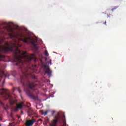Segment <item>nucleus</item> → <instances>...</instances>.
<instances>
[{"mask_svg": "<svg viewBox=\"0 0 126 126\" xmlns=\"http://www.w3.org/2000/svg\"><path fill=\"white\" fill-rule=\"evenodd\" d=\"M9 36L11 39H15L14 42L7 44V46L3 47V50L4 51H8V50L12 51L14 48H16V50L14 51L15 54L14 57V62L18 63H21L24 65L23 67L21 68L23 75L21 76L20 80L23 85H25V80H28L29 78L36 79V76L31 73V71H33V69L27 67V65L28 64H30L32 61H34L35 62H37V59H35L34 54L27 55V53L20 51L18 49V47L20 48L21 46L18 44L17 38L21 37V38L18 40L19 41H22L24 43H28V39L29 38L25 36L24 34L21 33H9Z\"/></svg>", "mask_w": 126, "mask_h": 126, "instance_id": "nucleus-1", "label": "nucleus"}, {"mask_svg": "<svg viewBox=\"0 0 126 126\" xmlns=\"http://www.w3.org/2000/svg\"><path fill=\"white\" fill-rule=\"evenodd\" d=\"M0 94L2 96H5V100H7V99H9V102L11 105H13V104H15V101L12 99V96L10 95L8 93L5 91V89L2 88L0 90Z\"/></svg>", "mask_w": 126, "mask_h": 126, "instance_id": "nucleus-2", "label": "nucleus"}, {"mask_svg": "<svg viewBox=\"0 0 126 126\" xmlns=\"http://www.w3.org/2000/svg\"><path fill=\"white\" fill-rule=\"evenodd\" d=\"M65 118V116H64L63 117L60 116L58 115V116H56L55 117V118L56 120H53L51 124H50V126H57V124L58 122H59V123H61V122H64V119Z\"/></svg>", "mask_w": 126, "mask_h": 126, "instance_id": "nucleus-3", "label": "nucleus"}, {"mask_svg": "<svg viewBox=\"0 0 126 126\" xmlns=\"http://www.w3.org/2000/svg\"><path fill=\"white\" fill-rule=\"evenodd\" d=\"M43 69L45 71V74H47L49 77L52 76V72H53V71L50 69V67H47V65H44Z\"/></svg>", "mask_w": 126, "mask_h": 126, "instance_id": "nucleus-4", "label": "nucleus"}, {"mask_svg": "<svg viewBox=\"0 0 126 126\" xmlns=\"http://www.w3.org/2000/svg\"><path fill=\"white\" fill-rule=\"evenodd\" d=\"M26 108V105L23 104V102L20 103L18 104V106L15 107L14 109V112H17L18 109H20L21 111H22V108Z\"/></svg>", "mask_w": 126, "mask_h": 126, "instance_id": "nucleus-5", "label": "nucleus"}, {"mask_svg": "<svg viewBox=\"0 0 126 126\" xmlns=\"http://www.w3.org/2000/svg\"><path fill=\"white\" fill-rule=\"evenodd\" d=\"M37 86V84L34 83H31L29 82L28 83V86L30 88V89H32V90H35V87Z\"/></svg>", "mask_w": 126, "mask_h": 126, "instance_id": "nucleus-6", "label": "nucleus"}, {"mask_svg": "<svg viewBox=\"0 0 126 126\" xmlns=\"http://www.w3.org/2000/svg\"><path fill=\"white\" fill-rule=\"evenodd\" d=\"M35 122L36 121L33 120H28L25 124L26 126H32L34 125Z\"/></svg>", "mask_w": 126, "mask_h": 126, "instance_id": "nucleus-7", "label": "nucleus"}, {"mask_svg": "<svg viewBox=\"0 0 126 126\" xmlns=\"http://www.w3.org/2000/svg\"><path fill=\"white\" fill-rule=\"evenodd\" d=\"M37 39H36V41L33 40L32 42V45H33L35 50H38L39 49V47H38V46H37Z\"/></svg>", "mask_w": 126, "mask_h": 126, "instance_id": "nucleus-8", "label": "nucleus"}, {"mask_svg": "<svg viewBox=\"0 0 126 126\" xmlns=\"http://www.w3.org/2000/svg\"><path fill=\"white\" fill-rule=\"evenodd\" d=\"M28 96H29V97H30V98H31L32 99H38V96L33 95V94H28Z\"/></svg>", "mask_w": 126, "mask_h": 126, "instance_id": "nucleus-9", "label": "nucleus"}, {"mask_svg": "<svg viewBox=\"0 0 126 126\" xmlns=\"http://www.w3.org/2000/svg\"><path fill=\"white\" fill-rule=\"evenodd\" d=\"M118 7H119V6H114V7H113L112 8V10H111L112 11H114V10L117 9V8H118Z\"/></svg>", "mask_w": 126, "mask_h": 126, "instance_id": "nucleus-10", "label": "nucleus"}, {"mask_svg": "<svg viewBox=\"0 0 126 126\" xmlns=\"http://www.w3.org/2000/svg\"><path fill=\"white\" fill-rule=\"evenodd\" d=\"M42 115H44V116H47V115H48V111H45L42 113Z\"/></svg>", "mask_w": 126, "mask_h": 126, "instance_id": "nucleus-11", "label": "nucleus"}, {"mask_svg": "<svg viewBox=\"0 0 126 126\" xmlns=\"http://www.w3.org/2000/svg\"><path fill=\"white\" fill-rule=\"evenodd\" d=\"M45 55L46 56V57H49V53L47 50L45 51Z\"/></svg>", "mask_w": 126, "mask_h": 126, "instance_id": "nucleus-12", "label": "nucleus"}, {"mask_svg": "<svg viewBox=\"0 0 126 126\" xmlns=\"http://www.w3.org/2000/svg\"><path fill=\"white\" fill-rule=\"evenodd\" d=\"M0 104L2 106H4V104L2 102H1V100H0Z\"/></svg>", "mask_w": 126, "mask_h": 126, "instance_id": "nucleus-13", "label": "nucleus"}, {"mask_svg": "<svg viewBox=\"0 0 126 126\" xmlns=\"http://www.w3.org/2000/svg\"><path fill=\"white\" fill-rule=\"evenodd\" d=\"M2 25H7V23H3L2 24Z\"/></svg>", "mask_w": 126, "mask_h": 126, "instance_id": "nucleus-14", "label": "nucleus"}, {"mask_svg": "<svg viewBox=\"0 0 126 126\" xmlns=\"http://www.w3.org/2000/svg\"><path fill=\"white\" fill-rule=\"evenodd\" d=\"M54 114H55V111L52 112V116H54Z\"/></svg>", "mask_w": 126, "mask_h": 126, "instance_id": "nucleus-15", "label": "nucleus"}, {"mask_svg": "<svg viewBox=\"0 0 126 126\" xmlns=\"http://www.w3.org/2000/svg\"><path fill=\"white\" fill-rule=\"evenodd\" d=\"M4 110H5V111H7V109L5 107H4Z\"/></svg>", "mask_w": 126, "mask_h": 126, "instance_id": "nucleus-16", "label": "nucleus"}, {"mask_svg": "<svg viewBox=\"0 0 126 126\" xmlns=\"http://www.w3.org/2000/svg\"><path fill=\"white\" fill-rule=\"evenodd\" d=\"M18 91L19 93H21V90H18Z\"/></svg>", "mask_w": 126, "mask_h": 126, "instance_id": "nucleus-17", "label": "nucleus"}, {"mask_svg": "<svg viewBox=\"0 0 126 126\" xmlns=\"http://www.w3.org/2000/svg\"><path fill=\"white\" fill-rule=\"evenodd\" d=\"M106 24H107V21H105V22L103 23V24H105L106 25Z\"/></svg>", "mask_w": 126, "mask_h": 126, "instance_id": "nucleus-18", "label": "nucleus"}, {"mask_svg": "<svg viewBox=\"0 0 126 126\" xmlns=\"http://www.w3.org/2000/svg\"><path fill=\"white\" fill-rule=\"evenodd\" d=\"M2 120V117H0V121H1Z\"/></svg>", "mask_w": 126, "mask_h": 126, "instance_id": "nucleus-19", "label": "nucleus"}, {"mask_svg": "<svg viewBox=\"0 0 126 126\" xmlns=\"http://www.w3.org/2000/svg\"><path fill=\"white\" fill-rule=\"evenodd\" d=\"M65 125H66V124L65 123V122H64L63 126H65Z\"/></svg>", "mask_w": 126, "mask_h": 126, "instance_id": "nucleus-20", "label": "nucleus"}, {"mask_svg": "<svg viewBox=\"0 0 126 126\" xmlns=\"http://www.w3.org/2000/svg\"><path fill=\"white\" fill-rule=\"evenodd\" d=\"M16 65H18V63H16Z\"/></svg>", "mask_w": 126, "mask_h": 126, "instance_id": "nucleus-21", "label": "nucleus"}, {"mask_svg": "<svg viewBox=\"0 0 126 126\" xmlns=\"http://www.w3.org/2000/svg\"><path fill=\"white\" fill-rule=\"evenodd\" d=\"M21 113H22V114H24V113H23V112H22V111H21Z\"/></svg>", "mask_w": 126, "mask_h": 126, "instance_id": "nucleus-22", "label": "nucleus"}, {"mask_svg": "<svg viewBox=\"0 0 126 126\" xmlns=\"http://www.w3.org/2000/svg\"><path fill=\"white\" fill-rule=\"evenodd\" d=\"M0 62H1V59H0Z\"/></svg>", "mask_w": 126, "mask_h": 126, "instance_id": "nucleus-23", "label": "nucleus"}, {"mask_svg": "<svg viewBox=\"0 0 126 126\" xmlns=\"http://www.w3.org/2000/svg\"><path fill=\"white\" fill-rule=\"evenodd\" d=\"M28 116H29V117H31L30 115H29Z\"/></svg>", "mask_w": 126, "mask_h": 126, "instance_id": "nucleus-24", "label": "nucleus"}, {"mask_svg": "<svg viewBox=\"0 0 126 126\" xmlns=\"http://www.w3.org/2000/svg\"><path fill=\"white\" fill-rule=\"evenodd\" d=\"M9 125H10V126H11V123H10V124H9Z\"/></svg>", "mask_w": 126, "mask_h": 126, "instance_id": "nucleus-25", "label": "nucleus"}, {"mask_svg": "<svg viewBox=\"0 0 126 126\" xmlns=\"http://www.w3.org/2000/svg\"><path fill=\"white\" fill-rule=\"evenodd\" d=\"M0 58H2V56H0Z\"/></svg>", "mask_w": 126, "mask_h": 126, "instance_id": "nucleus-26", "label": "nucleus"}, {"mask_svg": "<svg viewBox=\"0 0 126 126\" xmlns=\"http://www.w3.org/2000/svg\"><path fill=\"white\" fill-rule=\"evenodd\" d=\"M40 62H42V60H40Z\"/></svg>", "mask_w": 126, "mask_h": 126, "instance_id": "nucleus-27", "label": "nucleus"}]
</instances>
